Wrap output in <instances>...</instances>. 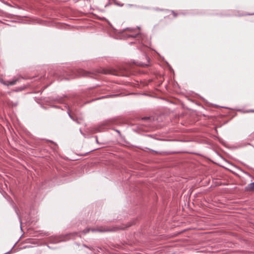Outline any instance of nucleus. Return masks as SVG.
I'll return each mask as SVG.
<instances>
[{"label":"nucleus","instance_id":"nucleus-1","mask_svg":"<svg viewBox=\"0 0 254 254\" xmlns=\"http://www.w3.org/2000/svg\"><path fill=\"white\" fill-rule=\"evenodd\" d=\"M18 80V78L13 79L11 81H5L1 79H0V82L4 85L10 86L15 84Z\"/></svg>","mask_w":254,"mask_h":254},{"label":"nucleus","instance_id":"nucleus-2","mask_svg":"<svg viewBox=\"0 0 254 254\" xmlns=\"http://www.w3.org/2000/svg\"><path fill=\"white\" fill-rule=\"evenodd\" d=\"M91 230L93 232H105L111 231L109 229H106V228H103V227H101V228H99L97 229H91Z\"/></svg>","mask_w":254,"mask_h":254},{"label":"nucleus","instance_id":"nucleus-3","mask_svg":"<svg viewBox=\"0 0 254 254\" xmlns=\"http://www.w3.org/2000/svg\"><path fill=\"white\" fill-rule=\"evenodd\" d=\"M247 190L253 191L254 190V183L250 184L246 188Z\"/></svg>","mask_w":254,"mask_h":254},{"label":"nucleus","instance_id":"nucleus-4","mask_svg":"<svg viewBox=\"0 0 254 254\" xmlns=\"http://www.w3.org/2000/svg\"><path fill=\"white\" fill-rule=\"evenodd\" d=\"M78 72L80 76H87L88 74L87 72L82 69L79 70Z\"/></svg>","mask_w":254,"mask_h":254},{"label":"nucleus","instance_id":"nucleus-5","mask_svg":"<svg viewBox=\"0 0 254 254\" xmlns=\"http://www.w3.org/2000/svg\"><path fill=\"white\" fill-rule=\"evenodd\" d=\"M90 230V229L88 228V229H85L83 231V234H86L87 233H88L89 231Z\"/></svg>","mask_w":254,"mask_h":254},{"label":"nucleus","instance_id":"nucleus-6","mask_svg":"<svg viewBox=\"0 0 254 254\" xmlns=\"http://www.w3.org/2000/svg\"><path fill=\"white\" fill-rule=\"evenodd\" d=\"M142 119L143 120H149V119H150V118H148V117H145V118H142Z\"/></svg>","mask_w":254,"mask_h":254},{"label":"nucleus","instance_id":"nucleus-7","mask_svg":"<svg viewBox=\"0 0 254 254\" xmlns=\"http://www.w3.org/2000/svg\"><path fill=\"white\" fill-rule=\"evenodd\" d=\"M137 36V35H129L128 37H135Z\"/></svg>","mask_w":254,"mask_h":254},{"label":"nucleus","instance_id":"nucleus-8","mask_svg":"<svg viewBox=\"0 0 254 254\" xmlns=\"http://www.w3.org/2000/svg\"><path fill=\"white\" fill-rule=\"evenodd\" d=\"M69 116L70 117V118H72V117H71V115H70V114L69 113Z\"/></svg>","mask_w":254,"mask_h":254}]
</instances>
